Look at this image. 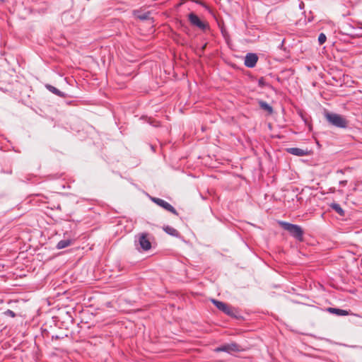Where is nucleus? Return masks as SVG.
I'll list each match as a JSON object with an SVG mask.
<instances>
[{
    "mask_svg": "<svg viewBox=\"0 0 362 362\" xmlns=\"http://www.w3.org/2000/svg\"><path fill=\"white\" fill-rule=\"evenodd\" d=\"M324 115L328 123L332 126L341 129L348 127L349 122L344 116L328 111H326Z\"/></svg>",
    "mask_w": 362,
    "mask_h": 362,
    "instance_id": "nucleus-1",
    "label": "nucleus"
},
{
    "mask_svg": "<svg viewBox=\"0 0 362 362\" xmlns=\"http://www.w3.org/2000/svg\"><path fill=\"white\" fill-rule=\"evenodd\" d=\"M279 225L284 230L288 231L293 238L298 241H303L304 232L300 226L286 221H279Z\"/></svg>",
    "mask_w": 362,
    "mask_h": 362,
    "instance_id": "nucleus-2",
    "label": "nucleus"
},
{
    "mask_svg": "<svg viewBox=\"0 0 362 362\" xmlns=\"http://www.w3.org/2000/svg\"><path fill=\"white\" fill-rule=\"evenodd\" d=\"M147 233H142L135 235V246L136 249L142 251H148L151 248V243Z\"/></svg>",
    "mask_w": 362,
    "mask_h": 362,
    "instance_id": "nucleus-3",
    "label": "nucleus"
},
{
    "mask_svg": "<svg viewBox=\"0 0 362 362\" xmlns=\"http://www.w3.org/2000/svg\"><path fill=\"white\" fill-rule=\"evenodd\" d=\"M211 302L219 310L222 311L226 315L235 319L240 317L237 310L230 305L215 299H212Z\"/></svg>",
    "mask_w": 362,
    "mask_h": 362,
    "instance_id": "nucleus-4",
    "label": "nucleus"
},
{
    "mask_svg": "<svg viewBox=\"0 0 362 362\" xmlns=\"http://www.w3.org/2000/svg\"><path fill=\"white\" fill-rule=\"evenodd\" d=\"M243 350V349L241 346L235 342L224 344L214 349V351L216 353L226 352L229 354H232L234 352H240Z\"/></svg>",
    "mask_w": 362,
    "mask_h": 362,
    "instance_id": "nucleus-5",
    "label": "nucleus"
},
{
    "mask_svg": "<svg viewBox=\"0 0 362 362\" xmlns=\"http://www.w3.org/2000/svg\"><path fill=\"white\" fill-rule=\"evenodd\" d=\"M188 20L192 25L196 26L202 30L209 28V25L201 21L198 16L192 12L188 14Z\"/></svg>",
    "mask_w": 362,
    "mask_h": 362,
    "instance_id": "nucleus-6",
    "label": "nucleus"
},
{
    "mask_svg": "<svg viewBox=\"0 0 362 362\" xmlns=\"http://www.w3.org/2000/svg\"><path fill=\"white\" fill-rule=\"evenodd\" d=\"M151 199L153 203L156 204L158 206L162 207L165 210L171 212L176 216L178 215L177 210L170 204L165 202V200L157 197H151Z\"/></svg>",
    "mask_w": 362,
    "mask_h": 362,
    "instance_id": "nucleus-7",
    "label": "nucleus"
},
{
    "mask_svg": "<svg viewBox=\"0 0 362 362\" xmlns=\"http://www.w3.org/2000/svg\"><path fill=\"white\" fill-rule=\"evenodd\" d=\"M258 61V56L255 53H247L245 57L244 64L247 68H253Z\"/></svg>",
    "mask_w": 362,
    "mask_h": 362,
    "instance_id": "nucleus-8",
    "label": "nucleus"
},
{
    "mask_svg": "<svg viewBox=\"0 0 362 362\" xmlns=\"http://www.w3.org/2000/svg\"><path fill=\"white\" fill-rule=\"evenodd\" d=\"M286 151L287 153L296 156H308L310 153V151L307 148L302 149L297 147L287 148Z\"/></svg>",
    "mask_w": 362,
    "mask_h": 362,
    "instance_id": "nucleus-9",
    "label": "nucleus"
},
{
    "mask_svg": "<svg viewBox=\"0 0 362 362\" xmlns=\"http://www.w3.org/2000/svg\"><path fill=\"white\" fill-rule=\"evenodd\" d=\"M132 13L134 17L142 21L151 19L150 11L142 13L139 10H134Z\"/></svg>",
    "mask_w": 362,
    "mask_h": 362,
    "instance_id": "nucleus-10",
    "label": "nucleus"
},
{
    "mask_svg": "<svg viewBox=\"0 0 362 362\" xmlns=\"http://www.w3.org/2000/svg\"><path fill=\"white\" fill-rule=\"evenodd\" d=\"M327 311L331 314L336 315L338 316H346L349 314V312L348 310L340 309L338 308H327Z\"/></svg>",
    "mask_w": 362,
    "mask_h": 362,
    "instance_id": "nucleus-11",
    "label": "nucleus"
},
{
    "mask_svg": "<svg viewBox=\"0 0 362 362\" xmlns=\"http://www.w3.org/2000/svg\"><path fill=\"white\" fill-rule=\"evenodd\" d=\"M45 87L48 90H49L51 93H54L56 95H58L61 98L66 97V93H64V92H62L58 88H57L56 87H54L50 84H46Z\"/></svg>",
    "mask_w": 362,
    "mask_h": 362,
    "instance_id": "nucleus-12",
    "label": "nucleus"
},
{
    "mask_svg": "<svg viewBox=\"0 0 362 362\" xmlns=\"http://www.w3.org/2000/svg\"><path fill=\"white\" fill-rule=\"evenodd\" d=\"M163 230L168 235L177 238L180 236V233L177 230L170 226H165L163 228Z\"/></svg>",
    "mask_w": 362,
    "mask_h": 362,
    "instance_id": "nucleus-13",
    "label": "nucleus"
},
{
    "mask_svg": "<svg viewBox=\"0 0 362 362\" xmlns=\"http://www.w3.org/2000/svg\"><path fill=\"white\" fill-rule=\"evenodd\" d=\"M258 104H259V107L262 110L267 112L269 115H272L273 113V112H274L273 107L267 102H265L264 100H259Z\"/></svg>",
    "mask_w": 362,
    "mask_h": 362,
    "instance_id": "nucleus-14",
    "label": "nucleus"
},
{
    "mask_svg": "<svg viewBox=\"0 0 362 362\" xmlns=\"http://www.w3.org/2000/svg\"><path fill=\"white\" fill-rule=\"evenodd\" d=\"M331 209L335 211L339 216H344L345 215L344 210L341 208L340 204L336 202H333L330 204Z\"/></svg>",
    "mask_w": 362,
    "mask_h": 362,
    "instance_id": "nucleus-15",
    "label": "nucleus"
},
{
    "mask_svg": "<svg viewBox=\"0 0 362 362\" xmlns=\"http://www.w3.org/2000/svg\"><path fill=\"white\" fill-rule=\"evenodd\" d=\"M258 86L261 88L267 87V88H270L271 90H272L273 91H275V92L276 91V88L271 84L267 83L263 77H260L258 79Z\"/></svg>",
    "mask_w": 362,
    "mask_h": 362,
    "instance_id": "nucleus-16",
    "label": "nucleus"
},
{
    "mask_svg": "<svg viewBox=\"0 0 362 362\" xmlns=\"http://www.w3.org/2000/svg\"><path fill=\"white\" fill-rule=\"evenodd\" d=\"M71 241L69 239L62 240L59 242H58V243L57 244V248L59 250L64 249V248L69 246L71 245Z\"/></svg>",
    "mask_w": 362,
    "mask_h": 362,
    "instance_id": "nucleus-17",
    "label": "nucleus"
},
{
    "mask_svg": "<svg viewBox=\"0 0 362 362\" xmlns=\"http://www.w3.org/2000/svg\"><path fill=\"white\" fill-rule=\"evenodd\" d=\"M327 40V37L325 33H321L318 36V42L320 45H322Z\"/></svg>",
    "mask_w": 362,
    "mask_h": 362,
    "instance_id": "nucleus-18",
    "label": "nucleus"
},
{
    "mask_svg": "<svg viewBox=\"0 0 362 362\" xmlns=\"http://www.w3.org/2000/svg\"><path fill=\"white\" fill-rule=\"evenodd\" d=\"M346 34L349 35L353 36V37H354V36L361 37V36H362V29L360 28L358 30V32L356 33H354V32H351V33H346Z\"/></svg>",
    "mask_w": 362,
    "mask_h": 362,
    "instance_id": "nucleus-19",
    "label": "nucleus"
},
{
    "mask_svg": "<svg viewBox=\"0 0 362 362\" xmlns=\"http://www.w3.org/2000/svg\"><path fill=\"white\" fill-rule=\"evenodd\" d=\"M347 184V180H341L339 182V185H342V186H345Z\"/></svg>",
    "mask_w": 362,
    "mask_h": 362,
    "instance_id": "nucleus-20",
    "label": "nucleus"
},
{
    "mask_svg": "<svg viewBox=\"0 0 362 362\" xmlns=\"http://www.w3.org/2000/svg\"><path fill=\"white\" fill-rule=\"evenodd\" d=\"M8 311L9 312L10 315H11L12 316L15 315V314H14V313L13 311L9 310Z\"/></svg>",
    "mask_w": 362,
    "mask_h": 362,
    "instance_id": "nucleus-21",
    "label": "nucleus"
},
{
    "mask_svg": "<svg viewBox=\"0 0 362 362\" xmlns=\"http://www.w3.org/2000/svg\"><path fill=\"white\" fill-rule=\"evenodd\" d=\"M52 339H59V337H58L57 335V336H52Z\"/></svg>",
    "mask_w": 362,
    "mask_h": 362,
    "instance_id": "nucleus-22",
    "label": "nucleus"
},
{
    "mask_svg": "<svg viewBox=\"0 0 362 362\" xmlns=\"http://www.w3.org/2000/svg\"><path fill=\"white\" fill-rule=\"evenodd\" d=\"M284 46V40L282 41V42L281 43V45L279 46V48H282Z\"/></svg>",
    "mask_w": 362,
    "mask_h": 362,
    "instance_id": "nucleus-23",
    "label": "nucleus"
},
{
    "mask_svg": "<svg viewBox=\"0 0 362 362\" xmlns=\"http://www.w3.org/2000/svg\"><path fill=\"white\" fill-rule=\"evenodd\" d=\"M302 6H303V3L300 4L299 6L300 8H302Z\"/></svg>",
    "mask_w": 362,
    "mask_h": 362,
    "instance_id": "nucleus-24",
    "label": "nucleus"
}]
</instances>
